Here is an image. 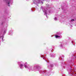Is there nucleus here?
I'll use <instances>...</instances> for the list:
<instances>
[{"label":"nucleus","mask_w":76,"mask_h":76,"mask_svg":"<svg viewBox=\"0 0 76 76\" xmlns=\"http://www.w3.org/2000/svg\"><path fill=\"white\" fill-rule=\"evenodd\" d=\"M55 37H56V38L58 37H60L58 36V35H56L55 36Z\"/></svg>","instance_id":"f257e3e1"},{"label":"nucleus","mask_w":76,"mask_h":76,"mask_svg":"<svg viewBox=\"0 0 76 76\" xmlns=\"http://www.w3.org/2000/svg\"><path fill=\"white\" fill-rule=\"evenodd\" d=\"M23 66V65L21 64L20 65V67H22Z\"/></svg>","instance_id":"f03ea898"},{"label":"nucleus","mask_w":76,"mask_h":76,"mask_svg":"<svg viewBox=\"0 0 76 76\" xmlns=\"http://www.w3.org/2000/svg\"><path fill=\"white\" fill-rule=\"evenodd\" d=\"M9 6H10V5H8Z\"/></svg>","instance_id":"0eeeda50"},{"label":"nucleus","mask_w":76,"mask_h":76,"mask_svg":"<svg viewBox=\"0 0 76 76\" xmlns=\"http://www.w3.org/2000/svg\"><path fill=\"white\" fill-rule=\"evenodd\" d=\"M10 4V2H8V4Z\"/></svg>","instance_id":"20e7f679"},{"label":"nucleus","mask_w":76,"mask_h":76,"mask_svg":"<svg viewBox=\"0 0 76 76\" xmlns=\"http://www.w3.org/2000/svg\"><path fill=\"white\" fill-rule=\"evenodd\" d=\"M55 19H57V18H55Z\"/></svg>","instance_id":"423d86ee"},{"label":"nucleus","mask_w":76,"mask_h":76,"mask_svg":"<svg viewBox=\"0 0 76 76\" xmlns=\"http://www.w3.org/2000/svg\"><path fill=\"white\" fill-rule=\"evenodd\" d=\"M25 67L26 68H28V66L26 65H25Z\"/></svg>","instance_id":"7ed1b4c3"},{"label":"nucleus","mask_w":76,"mask_h":76,"mask_svg":"<svg viewBox=\"0 0 76 76\" xmlns=\"http://www.w3.org/2000/svg\"><path fill=\"white\" fill-rule=\"evenodd\" d=\"M73 21H75V20L74 19L72 20V21H73Z\"/></svg>","instance_id":"39448f33"}]
</instances>
